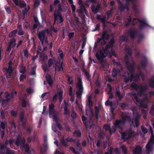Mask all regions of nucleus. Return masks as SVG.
Instances as JSON below:
<instances>
[{
    "label": "nucleus",
    "mask_w": 154,
    "mask_h": 154,
    "mask_svg": "<svg viewBox=\"0 0 154 154\" xmlns=\"http://www.w3.org/2000/svg\"><path fill=\"white\" fill-rule=\"evenodd\" d=\"M130 119V118L126 117L123 118L122 120H116L114 123L113 131L110 130V127L109 125H104V128L106 130H110L111 133L112 132H114L115 131L118 130L121 134L122 139L125 140V139H128L131 137L132 136V134H134L132 131H130L129 132L122 133V132L121 126L126 121L129 122Z\"/></svg>",
    "instance_id": "f257e3e1"
},
{
    "label": "nucleus",
    "mask_w": 154,
    "mask_h": 154,
    "mask_svg": "<svg viewBox=\"0 0 154 154\" xmlns=\"http://www.w3.org/2000/svg\"><path fill=\"white\" fill-rule=\"evenodd\" d=\"M114 42V40L112 39L109 45L106 46V48L103 50H101L96 54V56L98 60L102 62L103 58L108 55L111 57L112 55H115V53L112 49L113 44Z\"/></svg>",
    "instance_id": "f03ea898"
},
{
    "label": "nucleus",
    "mask_w": 154,
    "mask_h": 154,
    "mask_svg": "<svg viewBox=\"0 0 154 154\" xmlns=\"http://www.w3.org/2000/svg\"><path fill=\"white\" fill-rule=\"evenodd\" d=\"M126 64L127 66L128 70L129 71L130 73L127 72L125 74L124 76L125 77V82L129 81H132L133 80H135L137 79V76H134V68L132 64L128 62H126Z\"/></svg>",
    "instance_id": "7ed1b4c3"
},
{
    "label": "nucleus",
    "mask_w": 154,
    "mask_h": 154,
    "mask_svg": "<svg viewBox=\"0 0 154 154\" xmlns=\"http://www.w3.org/2000/svg\"><path fill=\"white\" fill-rule=\"evenodd\" d=\"M58 5V10L57 11H56L54 14L55 22L57 23H60L62 22L63 20L61 14L58 12L60 10L61 6L59 4V2L58 0H55L54 1V4L53 6H50V11H52L53 10V6H55Z\"/></svg>",
    "instance_id": "20e7f679"
},
{
    "label": "nucleus",
    "mask_w": 154,
    "mask_h": 154,
    "mask_svg": "<svg viewBox=\"0 0 154 154\" xmlns=\"http://www.w3.org/2000/svg\"><path fill=\"white\" fill-rule=\"evenodd\" d=\"M54 106L53 104H49V115L50 117H53L54 121L55 122L56 124H57L58 117L57 112L54 109Z\"/></svg>",
    "instance_id": "39448f33"
},
{
    "label": "nucleus",
    "mask_w": 154,
    "mask_h": 154,
    "mask_svg": "<svg viewBox=\"0 0 154 154\" xmlns=\"http://www.w3.org/2000/svg\"><path fill=\"white\" fill-rule=\"evenodd\" d=\"M76 94L77 97H80L83 91V87L81 81L79 80L78 82L76 87Z\"/></svg>",
    "instance_id": "423d86ee"
},
{
    "label": "nucleus",
    "mask_w": 154,
    "mask_h": 154,
    "mask_svg": "<svg viewBox=\"0 0 154 154\" xmlns=\"http://www.w3.org/2000/svg\"><path fill=\"white\" fill-rule=\"evenodd\" d=\"M17 94L16 91H14L12 93L9 94L8 92H6L5 94V96L6 100H4L2 103V106H4L8 101L10 100L14 96V95Z\"/></svg>",
    "instance_id": "0eeeda50"
},
{
    "label": "nucleus",
    "mask_w": 154,
    "mask_h": 154,
    "mask_svg": "<svg viewBox=\"0 0 154 154\" xmlns=\"http://www.w3.org/2000/svg\"><path fill=\"white\" fill-rule=\"evenodd\" d=\"M62 91L61 89L58 90L54 97L53 100H58L59 101L61 102L62 99Z\"/></svg>",
    "instance_id": "6e6552de"
},
{
    "label": "nucleus",
    "mask_w": 154,
    "mask_h": 154,
    "mask_svg": "<svg viewBox=\"0 0 154 154\" xmlns=\"http://www.w3.org/2000/svg\"><path fill=\"white\" fill-rule=\"evenodd\" d=\"M133 111L135 119L134 121V122L133 121H132V124L134 126H135L136 127H137L139 125L138 119L140 118V115L138 114L136 110H133Z\"/></svg>",
    "instance_id": "1a4fd4ad"
},
{
    "label": "nucleus",
    "mask_w": 154,
    "mask_h": 154,
    "mask_svg": "<svg viewBox=\"0 0 154 154\" xmlns=\"http://www.w3.org/2000/svg\"><path fill=\"white\" fill-rule=\"evenodd\" d=\"M79 4L80 8L79 11V15L80 16H83L85 15V14H86V11L84 6L82 4L81 0H79Z\"/></svg>",
    "instance_id": "9d476101"
},
{
    "label": "nucleus",
    "mask_w": 154,
    "mask_h": 154,
    "mask_svg": "<svg viewBox=\"0 0 154 154\" xmlns=\"http://www.w3.org/2000/svg\"><path fill=\"white\" fill-rule=\"evenodd\" d=\"M91 95L88 96V100L89 105L88 107L89 109H86L87 115H88L90 116H93L92 111L91 108V106L92 104V102L91 100Z\"/></svg>",
    "instance_id": "9b49d317"
},
{
    "label": "nucleus",
    "mask_w": 154,
    "mask_h": 154,
    "mask_svg": "<svg viewBox=\"0 0 154 154\" xmlns=\"http://www.w3.org/2000/svg\"><path fill=\"white\" fill-rule=\"evenodd\" d=\"M11 62L9 63L8 68L7 70H6L5 72L6 76L8 78H11L13 74L12 72V69L11 66Z\"/></svg>",
    "instance_id": "f8f14e48"
},
{
    "label": "nucleus",
    "mask_w": 154,
    "mask_h": 154,
    "mask_svg": "<svg viewBox=\"0 0 154 154\" xmlns=\"http://www.w3.org/2000/svg\"><path fill=\"white\" fill-rule=\"evenodd\" d=\"M131 87L132 88L134 89L137 91L139 90L140 91V95L141 97H143L145 96V94L142 92V90L140 86H138L136 84L134 83H132L131 85Z\"/></svg>",
    "instance_id": "ddd939ff"
},
{
    "label": "nucleus",
    "mask_w": 154,
    "mask_h": 154,
    "mask_svg": "<svg viewBox=\"0 0 154 154\" xmlns=\"http://www.w3.org/2000/svg\"><path fill=\"white\" fill-rule=\"evenodd\" d=\"M136 21L140 23V26L141 27H146L148 25L147 23V22L146 20H139L138 19H136L134 18L133 19V22L134 21L135 22Z\"/></svg>",
    "instance_id": "4468645a"
},
{
    "label": "nucleus",
    "mask_w": 154,
    "mask_h": 154,
    "mask_svg": "<svg viewBox=\"0 0 154 154\" xmlns=\"http://www.w3.org/2000/svg\"><path fill=\"white\" fill-rule=\"evenodd\" d=\"M17 6H20L21 7H25L26 4L25 2L22 1H18L17 0H13Z\"/></svg>",
    "instance_id": "2eb2a0df"
},
{
    "label": "nucleus",
    "mask_w": 154,
    "mask_h": 154,
    "mask_svg": "<svg viewBox=\"0 0 154 154\" xmlns=\"http://www.w3.org/2000/svg\"><path fill=\"white\" fill-rule=\"evenodd\" d=\"M55 63H53V65H55V69L57 71H61L63 69V64L62 63H57L54 61Z\"/></svg>",
    "instance_id": "dca6fc26"
},
{
    "label": "nucleus",
    "mask_w": 154,
    "mask_h": 154,
    "mask_svg": "<svg viewBox=\"0 0 154 154\" xmlns=\"http://www.w3.org/2000/svg\"><path fill=\"white\" fill-rule=\"evenodd\" d=\"M133 152L134 154H140L142 152V148L140 145H137L135 150H133Z\"/></svg>",
    "instance_id": "f3484780"
},
{
    "label": "nucleus",
    "mask_w": 154,
    "mask_h": 154,
    "mask_svg": "<svg viewBox=\"0 0 154 154\" xmlns=\"http://www.w3.org/2000/svg\"><path fill=\"white\" fill-rule=\"evenodd\" d=\"M106 31H104L103 32V34L102 37V39L100 40V42H103V43H105V40H107L109 38V36L106 34Z\"/></svg>",
    "instance_id": "a211bd4d"
},
{
    "label": "nucleus",
    "mask_w": 154,
    "mask_h": 154,
    "mask_svg": "<svg viewBox=\"0 0 154 154\" xmlns=\"http://www.w3.org/2000/svg\"><path fill=\"white\" fill-rule=\"evenodd\" d=\"M45 34L44 32H41L38 34V37L42 42V45H43L44 40L45 39Z\"/></svg>",
    "instance_id": "6ab92c4d"
},
{
    "label": "nucleus",
    "mask_w": 154,
    "mask_h": 154,
    "mask_svg": "<svg viewBox=\"0 0 154 154\" xmlns=\"http://www.w3.org/2000/svg\"><path fill=\"white\" fill-rule=\"evenodd\" d=\"M53 61H54V60H52L51 59H50L48 60V63L47 66L46 65L45 66H43V68L45 72H46L48 70V67H49L51 66L52 64L53 63Z\"/></svg>",
    "instance_id": "aec40b11"
},
{
    "label": "nucleus",
    "mask_w": 154,
    "mask_h": 154,
    "mask_svg": "<svg viewBox=\"0 0 154 154\" xmlns=\"http://www.w3.org/2000/svg\"><path fill=\"white\" fill-rule=\"evenodd\" d=\"M16 44L15 40L13 39L9 42V45L8 49V51H10L11 50V47H14Z\"/></svg>",
    "instance_id": "412c9836"
},
{
    "label": "nucleus",
    "mask_w": 154,
    "mask_h": 154,
    "mask_svg": "<svg viewBox=\"0 0 154 154\" xmlns=\"http://www.w3.org/2000/svg\"><path fill=\"white\" fill-rule=\"evenodd\" d=\"M47 81L48 84L51 86L53 83V81L51 79V76L47 74L46 76Z\"/></svg>",
    "instance_id": "4be33fe9"
},
{
    "label": "nucleus",
    "mask_w": 154,
    "mask_h": 154,
    "mask_svg": "<svg viewBox=\"0 0 154 154\" xmlns=\"http://www.w3.org/2000/svg\"><path fill=\"white\" fill-rule=\"evenodd\" d=\"M69 95L71 97V100L73 101L74 100V97L73 95L72 92V88L71 87H70L69 89Z\"/></svg>",
    "instance_id": "5701e85b"
},
{
    "label": "nucleus",
    "mask_w": 154,
    "mask_h": 154,
    "mask_svg": "<svg viewBox=\"0 0 154 154\" xmlns=\"http://www.w3.org/2000/svg\"><path fill=\"white\" fill-rule=\"evenodd\" d=\"M100 6L99 5H98L97 7L92 6L91 7L92 12L94 13H96L97 12Z\"/></svg>",
    "instance_id": "b1692460"
},
{
    "label": "nucleus",
    "mask_w": 154,
    "mask_h": 154,
    "mask_svg": "<svg viewBox=\"0 0 154 154\" xmlns=\"http://www.w3.org/2000/svg\"><path fill=\"white\" fill-rule=\"evenodd\" d=\"M17 141L15 142L14 140H11L9 141H7L5 144H18L19 143Z\"/></svg>",
    "instance_id": "393cba45"
},
{
    "label": "nucleus",
    "mask_w": 154,
    "mask_h": 154,
    "mask_svg": "<svg viewBox=\"0 0 154 154\" xmlns=\"http://www.w3.org/2000/svg\"><path fill=\"white\" fill-rule=\"evenodd\" d=\"M97 18L101 20L103 23H104L105 21V17L102 16V15H97Z\"/></svg>",
    "instance_id": "a878e982"
},
{
    "label": "nucleus",
    "mask_w": 154,
    "mask_h": 154,
    "mask_svg": "<svg viewBox=\"0 0 154 154\" xmlns=\"http://www.w3.org/2000/svg\"><path fill=\"white\" fill-rule=\"evenodd\" d=\"M48 59L47 57L44 54H42L40 56V59L42 61L45 62Z\"/></svg>",
    "instance_id": "bb28decb"
},
{
    "label": "nucleus",
    "mask_w": 154,
    "mask_h": 154,
    "mask_svg": "<svg viewBox=\"0 0 154 154\" xmlns=\"http://www.w3.org/2000/svg\"><path fill=\"white\" fill-rule=\"evenodd\" d=\"M23 147L25 152L28 153L30 154L29 152V145H23Z\"/></svg>",
    "instance_id": "cd10ccee"
},
{
    "label": "nucleus",
    "mask_w": 154,
    "mask_h": 154,
    "mask_svg": "<svg viewBox=\"0 0 154 154\" xmlns=\"http://www.w3.org/2000/svg\"><path fill=\"white\" fill-rule=\"evenodd\" d=\"M149 83L151 87H154V77L149 80Z\"/></svg>",
    "instance_id": "c85d7f7f"
},
{
    "label": "nucleus",
    "mask_w": 154,
    "mask_h": 154,
    "mask_svg": "<svg viewBox=\"0 0 154 154\" xmlns=\"http://www.w3.org/2000/svg\"><path fill=\"white\" fill-rule=\"evenodd\" d=\"M121 148L122 149V150L124 154H127V149L125 145H122L121 146Z\"/></svg>",
    "instance_id": "c756f323"
},
{
    "label": "nucleus",
    "mask_w": 154,
    "mask_h": 154,
    "mask_svg": "<svg viewBox=\"0 0 154 154\" xmlns=\"http://www.w3.org/2000/svg\"><path fill=\"white\" fill-rule=\"evenodd\" d=\"M18 34L19 35H22L23 34V32L21 29V26H18Z\"/></svg>",
    "instance_id": "7c9ffc66"
},
{
    "label": "nucleus",
    "mask_w": 154,
    "mask_h": 154,
    "mask_svg": "<svg viewBox=\"0 0 154 154\" xmlns=\"http://www.w3.org/2000/svg\"><path fill=\"white\" fill-rule=\"evenodd\" d=\"M69 3L71 4V6L72 7V11H74L75 10V6L73 5V2L72 0H68Z\"/></svg>",
    "instance_id": "2f4dec72"
},
{
    "label": "nucleus",
    "mask_w": 154,
    "mask_h": 154,
    "mask_svg": "<svg viewBox=\"0 0 154 154\" xmlns=\"http://www.w3.org/2000/svg\"><path fill=\"white\" fill-rule=\"evenodd\" d=\"M17 31L16 30H14L9 34V37H14L15 36Z\"/></svg>",
    "instance_id": "473e14b6"
},
{
    "label": "nucleus",
    "mask_w": 154,
    "mask_h": 154,
    "mask_svg": "<svg viewBox=\"0 0 154 154\" xmlns=\"http://www.w3.org/2000/svg\"><path fill=\"white\" fill-rule=\"evenodd\" d=\"M76 21L75 22V23H74L73 24H71V25L73 27V28H74V29H75L76 28H77V25L78 24V20H77V19H76Z\"/></svg>",
    "instance_id": "72a5a7b5"
},
{
    "label": "nucleus",
    "mask_w": 154,
    "mask_h": 154,
    "mask_svg": "<svg viewBox=\"0 0 154 154\" xmlns=\"http://www.w3.org/2000/svg\"><path fill=\"white\" fill-rule=\"evenodd\" d=\"M128 34L130 35L131 38H133L136 34V32L133 31H130L128 32Z\"/></svg>",
    "instance_id": "f704fd0d"
},
{
    "label": "nucleus",
    "mask_w": 154,
    "mask_h": 154,
    "mask_svg": "<svg viewBox=\"0 0 154 154\" xmlns=\"http://www.w3.org/2000/svg\"><path fill=\"white\" fill-rule=\"evenodd\" d=\"M152 146H153V145H146V148L148 152H150L151 151L152 148Z\"/></svg>",
    "instance_id": "c9c22d12"
},
{
    "label": "nucleus",
    "mask_w": 154,
    "mask_h": 154,
    "mask_svg": "<svg viewBox=\"0 0 154 154\" xmlns=\"http://www.w3.org/2000/svg\"><path fill=\"white\" fill-rule=\"evenodd\" d=\"M44 145L45 146H44V147H45L44 149L43 150V149L42 148H41V149H40V152H41V153L42 154H44L46 152V148L47 147V146L48 145Z\"/></svg>",
    "instance_id": "e433bc0d"
},
{
    "label": "nucleus",
    "mask_w": 154,
    "mask_h": 154,
    "mask_svg": "<svg viewBox=\"0 0 154 154\" xmlns=\"http://www.w3.org/2000/svg\"><path fill=\"white\" fill-rule=\"evenodd\" d=\"M113 149V148L110 147L108 152H105V154H112Z\"/></svg>",
    "instance_id": "4c0bfd02"
},
{
    "label": "nucleus",
    "mask_w": 154,
    "mask_h": 154,
    "mask_svg": "<svg viewBox=\"0 0 154 154\" xmlns=\"http://www.w3.org/2000/svg\"><path fill=\"white\" fill-rule=\"evenodd\" d=\"M20 72L21 73H23L25 71V67L23 65H21L20 68Z\"/></svg>",
    "instance_id": "58836bf2"
},
{
    "label": "nucleus",
    "mask_w": 154,
    "mask_h": 154,
    "mask_svg": "<svg viewBox=\"0 0 154 154\" xmlns=\"http://www.w3.org/2000/svg\"><path fill=\"white\" fill-rule=\"evenodd\" d=\"M74 135L75 136L79 137L81 136V133L79 131L77 130L74 133Z\"/></svg>",
    "instance_id": "ea45409f"
},
{
    "label": "nucleus",
    "mask_w": 154,
    "mask_h": 154,
    "mask_svg": "<svg viewBox=\"0 0 154 154\" xmlns=\"http://www.w3.org/2000/svg\"><path fill=\"white\" fill-rule=\"evenodd\" d=\"M72 141V139H66L65 140L64 139H63L61 141V142L62 143H65L66 142H70Z\"/></svg>",
    "instance_id": "a19ab883"
},
{
    "label": "nucleus",
    "mask_w": 154,
    "mask_h": 154,
    "mask_svg": "<svg viewBox=\"0 0 154 154\" xmlns=\"http://www.w3.org/2000/svg\"><path fill=\"white\" fill-rule=\"evenodd\" d=\"M70 149L74 154H79V153L75 151L74 148L73 147H71Z\"/></svg>",
    "instance_id": "79ce46f5"
},
{
    "label": "nucleus",
    "mask_w": 154,
    "mask_h": 154,
    "mask_svg": "<svg viewBox=\"0 0 154 154\" xmlns=\"http://www.w3.org/2000/svg\"><path fill=\"white\" fill-rule=\"evenodd\" d=\"M39 5V0H36L34 5V7H37Z\"/></svg>",
    "instance_id": "37998d69"
},
{
    "label": "nucleus",
    "mask_w": 154,
    "mask_h": 154,
    "mask_svg": "<svg viewBox=\"0 0 154 154\" xmlns=\"http://www.w3.org/2000/svg\"><path fill=\"white\" fill-rule=\"evenodd\" d=\"M154 144V137L152 136H151L149 143L148 144Z\"/></svg>",
    "instance_id": "c03bdc74"
},
{
    "label": "nucleus",
    "mask_w": 154,
    "mask_h": 154,
    "mask_svg": "<svg viewBox=\"0 0 154 154\" xmlns=\"http://www.w3.org/2000/svg\"><path fill=\"white\" fill-rule=\"evenodd\" d=\"M118 71H117L116 69H113L112 75L114 77L117 75Z\"/></svg>",
    "instance_id": "a18cd8bd"
},
{
    "label": "nucleus",
    "mask_w": 154,
    "mask_h": 154,
    "mask_svg": "<svg viewBox=\"0 0 154 154\" xmlns=\"http://www.w3.org/2000/svg\"><path fill=\"white\" fill-rule=\"evenodd\" d=\"M34 20L36 23V24H35L34 25V29L35 28L37 27V26L38 24V19L36 17H34Z\"/></svg>",
    "instance_id": "49530a36"
},
{
    "label": "nucleus",
    "mask_w": 154,
    "mask_h": 154,
    "mask_svg": "<svg viewBox=\"0 0 154 154\" xmlns=\"http://www.w3.org/2000/svg\"><path fill=\"white\" fill-rule=\"evenodd\" d=\"M36 67L35 65H34L32 69V71L31 72L32 75H34L35 73V70L36 69Z\"/></svg>",
    "instance_id": "de8ad7c7"
},
{
    "label": "nucleus",
    "mask_w": 154,
    "mask_h": 154,
    "mask_svg": "<svg viewBox=\"0 0 154 154\" xmlns=\"http://www.w3.org/2000/svg\"><path fill=\"white\" fill-rule=\"evenodd\" d=\"M114 152L117 154H120L121 152L120 150L118 148H116L114 150Z\"/></svg>",
    "instance_id": "09e8293b"
},
{
    "label": "nucleus",
    "mask_w": 154,
    "mask_h": 154,
    "mask_svg": "<svg viewBox=\"0 0 154 154\" xmlns=\"http://www.w3.org/2000/svg\"><path fill=\"white\" fill-rule=\"evenodd\" d=\"M6 124V123L5 122H2L1 124V128L3 130H4L5 128V126Z\"/></svg>",
    "instance_id": "8fccbe9b"
},
{
    "label": "nucleus",
    "mask_w": 154,
    "mask_h": 154,
    "mask_svg": "<svg viewBox=\"0 0 154 154\" xmlns=\"http://www.w3.org/2000/svg\"><path fill=\"white\" fill-rule=\"evenodd\" d=\"M82 120L83 122L84 123L86 127H87V124L86 122V118L84 116H83L82 117Z\"/></svg>",
    "instance_id": "3c124183"
},
{
    "label": "nucleus",
    "mask_w": 154,
    "mask_h": 154,
    "mask_svg": "<svg viewBox=\"0 0 154 154\" xmlns=\"http://www.w3.org/2000/svg\"><path fill=\"white\" fill-rule=\"evenodd\" d=\"M5 8L8 13H11V11L10 8L8 7L7 6H5Z\"/></svg>",
    "instance_id": "603ef678"
},
{
    "label": "nucleus",
    "mask_w": 154,
    "mask_h": 154,
    "mask_svg": "<svg viewBox=\"0 0 154 154\" xmlns=\"http://www.w3.org/2000/svg\"><path fill=\"white\" fill-rule=\"evenodd\" d=\"M29 8H30L29 6H27V8H25V9L23 11V14H25L28 11Z\"/></svg>",
    "instance_id": "864d4df0"
},
{
    "label": "nucleus",
    "mask_w": 154,
    "mask_h": 154,
    "mask_svg": "<svg viewBox=\"0 0 154 154\" xmlns=\"http://www.w3.org/2000/svg\"><path fill=\"white\" fill-rule=\"evenodd\" d=\"M27 93L29 94H31L33 91V90L32 89L28 88L26 90Z\"/></svg>",
    "instance_id": "5fc2aeb1"
},
{
    "label": "nucleus",
    "mask_w": 154,
    "mask_h": 154,
    "mask_svg": "<svg viewBox=\"0 0 154 154\" xmlns=\"http://www.w3.org/2000/svg\"><path fill=\"white\" fill-rule=\"evenodd\" d=\"M107 87L108 88L107 89L109 90L108 92L110 93L112 90L111 87L109 84H107Z\"/></svg>",
    "instance_id": "6e6d98bb"
},
{
    "label": "nucleus",
    "mask_w": 154,
    "mask_h": 154,
    "mask_svg": "<svg viewBox=\"0 0 154 154\" xmlns=\"http://www.w3.org/2000/svg\"><path fill=\"white\" fill-rule=\"evenodd\" d=\"M68 82L69 84H71L72 82V80L69 76L68 77Z\"/></svg>",
    "instance_id": "4d7b16f0"
},
{
    "label": "nucleus",
    "mask_w": 154,
    "mask_h": 154,
    "mask_svg": "<svg viewBox=\"0 0 154 154\" xmlns=\"http://www.w3.org/2000/svg\"><path fill=\"white\" fill-rule=\"evenodd\" d=\"M6 154H15L14 153L12 150L7 151Z\"/></svg>",
    "instance_id": "13d9d810"
},
{
    "label": "nucleus",
    "mask_w": 154,
    "mask_h": 154,
    "mask_svg": "<svg viewBox=\"0 0 154 154\" xmlns=\"http://www.w3.org/2000/svg\"><path fill=\"white\" fill-rule=\"evenodd\" d=\"M64 114H67L69 113V111L67 110V108L66 107H65L64 108Z\"/></svg>",
    "instance_id": "bf43d9fd"
},
{
    "label": "nucleus",
    "mask_w": 154,
    "mask_h": 154,
    "mask_svg": "<svg viewBox=\"0 0 154 154\" xmlns=\"http://www.w3.org/2000/svg\"><path fill=\"white\" fill-rule=\"evenodd\" d=\"M142 129L143 133H145L147 132V130L144 127H142Z\"/></svg>",
    "instance_id": "052dcab7"
},
{
    "label": "nucleus",
    "mask_w": 154,
    "mask_h": 154,
    "mask_svg": "<svg viewBox=\"0 0 154 154\" xmlns=\"http://www.w3.org/2000/svg\"><path fill=\"white\" fill-rule=\"evenodd\" d=\"M24 56L27 57L28 56V53L27 50H25L24 51Z\"/></svg>",
    "instance_id": "680f3d73"
},
{
    "label": "nucleus",
    "mask_w": 154,
    "mask_h": 154,
    "mask_svg": "<svg viewBox=\"0 0 154 154\" xmlns=\"http://www.w3.org/2000/svg\"><path fill=\"white\" fill-rule=\"evenodd\" d=\"M116 95L120 99L122 97L120 96V92L119 91H117L116 92Z\"/></svg>",
    "instance_id": "e2e57ef3"
},
{
    "label": "nucleus",
    "mask_w": 154,
    "mask_h": 154,
    "mask_svg": "<svg viewBox=\"0 0 154 154\" xmlns=\"http://www.w3.org/2000/svg\"><path fill=\"white\" fill-rule=\"evenodd\" d=\"M22 106L23 107H24L26 106V102L25 101L23 100L22 102Z\"/></svg>",
    "instance_id": "0e129e2a"
},
{
    "label": "nucleus",
    "mask_w": 154,
    "mask_h": 154,
    "mask_svg": "<svg viewBox=\"0 0 154 154\" xmlns=\"http://www.w3.org/2000/svg\"><path fill=\"white\" fill-rule=\"evenodd\" d=\"M85 75L86 78L87 79H88L89 78V73H88V72H85Z\"/></svg>",
    "instance_id": "69168bd1"
},
{
    "label": "nucleus",
    "mask_w": 154,
    "mask_h": 154,
    "mask_svg": "<svg viewBox=\"0 0 154 154\" xmlns=\"http://www.w3.org/2000/svg\"><path fill=\"white\" fill-rule=\"evenodd\" d=\"M25 78V76L24 75H20V80L22 81Z\"/></svg>",
    "instance_id": "338daca9"
},
{
    "label": "nucleus",
    "mask_w": 154,
    "mask_h": 154,
    "mask_svg": "<svg viewBox=\"0 0 154 154\" xmlns=\"http://www.w3.org/2000/svg\"><path fill=\"white\" fill-rule=\"evenodd\" d=\"M150 112L152 115H154V108H152L151 109Z\"/></svg>",
    "instance_id": "774afa93"
}]
</instances>
